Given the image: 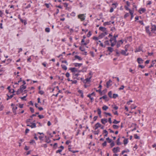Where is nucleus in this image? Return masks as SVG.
Returning a JSON list of instances; mask_svg holds the SVG:
<instances>
[{"instance_id": "obj_1", "label": "nucleus", "mask_w": 156, "mask_h": 156, "mask_svg": "<svg viewBox=\"0 0 156 156\" xmlns=\"http://www.w3.org/2000/svg\"><path fill=\"white\" fill-rule=\"evenodd\" d=\"M89 76L87 78H86L84 80H83V83H84V86L85 88H86L88 85H87L86 84L89 83L90 82V79L92 77L90 73L88 74Z\"/></svg>"}, {"instance_id": "obj_2", "label": "nucleus", "mask_w": 156, "mask_h": 156, "mask_svg": "<svg viewBox=\"0 0 156 156\" xmlns=\"http://www.w3.org/2000/svg\"><path fill=\"white\" fill-rule=\"evenodd\" d=\"M86 14H80L78 15V18L81 21H83L86 19Z\"/></svg>"}, {"instance_id": "obj_3", "label": "nucleus", "mask_w": 156, "mask_h": 156, "mask_svg": "<svg viewBox=\"0 0 156 156\" xmlns=\"http://www.w3.org/2000/svg\"><path fill=\"white\" fill-rule=\"evenodd\" d=\"M110 41L111 42V46L112 47L114 46L116 42V39L112 37L110 38Z\"/></svg>"}, {"instance_id": "obj_4", "label": "nucleus", "mask_w": 156, "mask_h": 156, "mask_svg": "<svg viewBox=\"0 0 156 156\" xmlns=\"http://www.w3.org/2000/svg\"><path fill=\"white\" fill-rule=\"evenodd\" d=\"M58 148V149L56 151V153L57 154L59 153L61 154V152L64 149V147L62 146H61L60 147H59Z\"/></svg>"}, {"instance_id": "obj_5", "label": "nucleus", "mask_w": 156, "mask_h": 156, "mask_svg": "<svg viewBox=\"0 0 156 156\" xmlns=\"http://www.w3.org/2000/svg\"><path fill=\"white\" fill-rule=\"evenodd\" d=\"M143 47L142 45H140L136 49L135 52H137L142 51Z\"/></svg>"}, {"instance_id": "obj_6", "label": "nucleus", "mask_w": 156, "mask_h": 156, "mask_svg": "<svg viewBox=\"0 0 156 156\" xmlns=\"http://www.w3.org/2000/svg\"><path fill=\"white\" fill-rule=\"evenodd\" d=\"M119 150L120 148L119 147H117L113 148L112 149V151L114 153H116L118 152H119Z\"/></svg>"}, {"instance_id": "obj_7", "label": "nucleus", "mask_w": 156, "mask_h": 156, "mask_svg": "<svg viewBox=\"0 0 156 156\" xmlns=\"http://www.w3.org/2000/svg\"><path fill=\"white\" fill-rule=\"evenodd\" d=\"M145 30L146 32L150 36L151 35V32L150 30L149 27L148 26H147L145 27Z\"/></svg>"}, {"instance_id": "obj_8", "label": "nucleus", "mask_w": 156, "mask_h": 156, "mask_svg": "<svg viewBox=\"0 0 156 156\" xmlns=\"http://www.w3.org/2000/svg\"><path fill=\"white\" fill-rule=\"evenodd\" d=\"M151 31L154 33L156 31V26L155 25H153L151 26Z\"/></svg>"}, {"instance_id": "obj_9", "label": "nucleus", "mask_w": 156, "mask_h": 156, "mask_svg": "<svg viewBox=\"0 0 156 156\" xmlns=\"http://www.w3.org/2000/svg\"><path fill=\"white\" fill-rule=\"evenodd\" d=\"M101 125L99 122L97 123L94 126V129L96 130L99 128L101 127Z\"/></svg>"}, {"instance_id": "obj_10", "label": "nucleus", "mask_w": 156, "mask_h": 156, "mask_svg": "<svg viewBox=\"0 0 156 156\" xmlns=\"http://www.w3.org/2000/svg\"><path fill=\"white\" fill-rule=\"evenodd\" d=\"M99 30L103 32H107V31L106 30V28L105 27H99Z\"/></svg>"}, {"instance_id": "obj_11", "label": "nucleus", "mask_w": 156, "mask_h": 156, "mask_svg": "<svg viewBox=\"0 0 156 156\" xmlns=\"http://www.w3.org/2000/svg\"><path fill=\"white\" fill-rule=\"evenodd\" d=\"M112 82V81L110 80H109L108 81H107L106 83V87L107 88H108L110 87L111 86L112 84L111 83Z\"/></svg>"}, {"instance_id": "obj_12", "label": "nucleus", "mask_w": 156, "mask_h": 156, "mask_svg": "<svg viewBox=\"0 0 156 156\" xmlns=\"http://www.w3.org/2000/svg\"><path fill=\"white\" fill-rule=\"evenodd\" d=\"M108 122V120L106 119H101V122L103 125L105 124Z\"/></svg>"}, {"instance_id": "obj_13", "label": "nucleus", "mask_w": 156, "mask_h": 156, "mask_svg": "<svg viewBox=\"0 0 156 156\" xmlns=\"http://www.w3.org/2000/svg\"><path fill=\"white\" fill-rule=\"evenodd\" d=\"M137 61L139 64H141L143 63V60L141 58H137Z\"/></svg>"}, {"instance_id": "obj_14", "label": "nucleus", "mask_w": 156, "mask_h": 156, "mask_svg": "<svg viewBox=\"0 0 156 156\" xmlns=\"http://www.w3.org/2000/svg\"><path fill=\"white\" fill-rule=\"evenodd\" d=\"M123 42L122 40H121L117 42V48H119V47L120 46V45L123 44Z\"/></svg>"}, {"instance_id": "obj_15", "label": "nucleus", "mask_w": 156, "mask_h": 156, "mask_svg": "<svg viewBox=\"0 0 156 156\" xmlns=\"http://www.w3.org/2000/svg\"><path fill=\"white\" fill-rule=\"evenodd\" d=\"M120 53L125 56H127L129 55V53L126 52L125 50H122L120 52Z\"/></svg>"}, {"instance_id": "obj_16", "label": "nucleus", "mask_w": 156, "mask_h": 156, "mask_svg": "<svg viewBox=\"0 0 156 156\" xmlns=\"http://www.w3.org/2000/svg\"><path fill=\"white\" fill-rule=\"evenodd\" d=\"M89 40H88L87 41H86V42H85V40L84 39H82L81 41V43H82L84 45H86L87 44H88L89 43Z\"/></svg>"}, {"instance_id": "obj_17", "label": "nucleus", "mask_w": 156, "mask_h": 156, "mask_svg": "<svg viewBox=\"0 0 156 156\" xmlns=\"http://www.w3.org/2000/svg\"><path fill=\"white\" fill-rule=\"evenodd\" d=\"M146 11V9L144 8H141L139 10V12L140 14H141L144 12Z\"/></svg>"}, {"instance_id": "obj_18", "label": "nucleus", "mask_w": 156, "mask_h": 156, "mask_svg": "<svg viewBox=\"0 0 156 156\" xmlns=\"http://www.w3.org/2000/svg\"><path fill=\"white\" fill-rule=\"evenodd\" d=\"M68 150L69 151H71L74 153L78 152V151H73V150H72V148L71 147L70 145L69 146H68Z\"/></svg>"}, {"instance_id": "obj_19", "label": "nucleus", "mask_w": 156, "mask_h": 156, "mask_svg": "<svg viewBox=\"0 0 156 156\" xmlns=\"http://www.w3.org/2000/svg\"><path fill=\"white\" fill-rule=\"evenodd\" d=\"M122 138H124V140H123V144L125 145H126L128 143V139L127 138H125V137L124 136H123Z\"/></svg>"}, {"instance_id": "obj_20", "label": "nucleus", "mask_w": 156, "mask_h": 156, "mask_svg": "<svg viewBox=\"0 0 156 156\" xmlns=\"http://www.w3.org/2000/svg\"><path fill=\"white\" fill-rule=\"evenodd\" d=\"M97 112L98 114V115L99 117L100 118L101 117V109L99 108H98L97 109Z\"/></svg>"}, {"instance_id": "obj_21", "label": "nucleus", "mask_w": 156, "mask_h": 156, "mask_svg": "<svg viewBox=\"0 0 156 156\" xmlns=\"http://www.w3.org/2000/svg\"><path fill=\"white\" fill-rule=\"evenodd\" d=\"M107 32H103V33H102L99 36V37H102L105 36L107 35Z\"/></svg>"}, {"instance_id": "obj_22", "label": "nucleus", "mask_w": 156, "mask_h": 156, "mask_svg": "<svg viewBox=\"0 0 156 156\" xmlns=\"http://www.w3.org/2000/svg\"><path fill=\"white\" fill-rule=\"evenodd\" d=\"M87 97L90 98L91 102L93 101H94V98L93 97H92V96L88 94L87 95Z\"/></svg>"}, {"instance_id": "obj_23", "label": "nucleus", "mask_w": 156, "mask_h": 156, "mask_svg": "<svg viewBox=\"0 0 156 156\" xmlns=\"http://www.w3.org/2000/svg\"><path fill=\"white\" fill-rule=\"evenodd\" d=\"M75 59H77L80 61L82 59V58L80 57L77 55L75 56Z\"/></svg>"}, {"instance_id": "obj_24", "label": "nucleus", "mask_w": 156, "mask_h": 156, "mask_svg": "<svg viewBox=\"0 0 156 156\" xmlns=\"http://www.w3.org/2000/svg\"><path fill=\"white\" fill-rule=\"evenodd\" d=\"M70 70L72 72H76L77 71V69L75 68H70Z\"/></svg>"}, {"instance_id": "obj_25", "label": "nucleus", "mask_w": 156, "mask_h": 156, "mask_svg": "<svg viewBox=\"0 0 156 156\" xmlns=\"http://www.w3.org/2000/svg\"><path fill=\"white\" fill-rule=\"evenodd\" d=\"M116 143L117 145H120L121 144V143L120 142V138H118L116 141Z\"/></svg>"}, {"instance_id": "obj_26", "label": "nucleus", "mask_w": 156, "mask_h": 156, "mask_svg": "<svg viewBox=\"0 0 156 156\" xmlns=\"http://www.w3.org/2000/svg\"><path fill=\"white\" fill-rule=\"evenodd\" d=\"M103 133L104 134V136L105 137H106L108 135V132L106 130H103Z\"/></svg>"}, {"instance_id": "obj_27", "label": "nucleus", "mask_w": 156, "mask_h": 156, "mask_svg": "<svg viewBox=\"0 0 156 156\" xmlns=\"http://www.w3.org/2000/svg\"><path fill=\"white\" fill-rule=\"evenodd\" d=\"M111 21H109V22H105L104 23L103 25L104 26H106V25H109L111 24Z\"/></svg>"}, {"instance_id": "obj_28", "label": "nucleus", "mask_w": 156, "mask_h": 156, "mask_svg": "<svg viewBox=\"0 0 156 156\" xmlns=\"http://www.w3.org/2000/svg\"><path fill=\"white\" fill-rule=\"evenodd\" d=\"M74 66L75 67H80L81 66L82 64V63H74Z\"/></svg>"}, {"instance_id": "obj_29", "label": "nucleus", "mask_w": 156, "mask_h": 156, "mask_svg": "<svg viewBox=\"0 0 156 156\" xmlns=\"http://www.w3.org/2000/svg\"><path fill=\"white\" fill-rule=\"evenodd\" d=\"M30 144H32L34 146H35L36 144V143L35 141L34 140H31L30 141Z\"/></svg>"}, {"instance_id": "obj_30", "label": "nucleus", "mask_w": 156, "mask_h": 156, "mask_svg": "<svg viewBox=\"0 0 156 156\" xmlns=\"http://www.w3.org/2000/svg\"><path fill=\"white\" fill-rule=\"evenodd\" d=\"M108 107L106 105H105L102 107V109L103 110L106 111L108 109Z\"/></svg>"}, {"instance_id": "obj_31", "label": "nucleus", "mask_w": 156, "mask_h": 156, "mask_svg": "<svg viewBox=\"0 0 156 156\" xmlns=\"http://www.w3.org/2000/svg\"><path fill=\"white\" fill-rule=\"evenodd\" d=\"M112 127L114 129H118L119 128V126L116 125H113Z\"/></svg>"}, {"instance_id": "obj_32", "label": "nucleus", "mask_w": 156, "mask_h": 156, "mask_svg": "<svg viewBox=\"0 0 156 156\" xmlns=\"http://www.w3.org/2000/svg\"><path fill=\"white\" fill-rule=\"evenodd\" d=\"M61 66L62 68L64 70H66L67 69V67L65 65H61Z\"/></svg>"}, {"instance_id": "obj_33", "label": "nucleus", "mask_w": 156, "mask_h": 156, "mask_svg": "<svg viewBox=\"0 0 156 156\" xmlns=\"http://www.w3.org/2000/svg\"><path fill=\"white\" fill-rule=\"evenodd\" d=\"M103 99H105L106 101H108L109 99H108L107 96L106 95H105L102 97Z\"/></svg>"}, {"instance_id": "obj_34", "label": "nucleus", "mask_w": 156, "mask_h": 156, "mask_svg": "<svg viewBox=\"0 0 156 156\" xmlns=\"http://www.w3.org/2000/svg\"><path fill=\"white\" fill-rule=\"evenodd\" d=\"M73 77H74V78L77 79V77H78V76L79 75V73H73Z\"/></svg>"}, {"instance_id": "obj_35", "label": "nucleus", "mask_w": 156, "mask_h": 156, "mask_svg": "<svg viewBox=\"0 0 156 156\" xmlns=\"http://www.w3.org/2000/svg\"><path fill=\"white\" fill-rule=\"evenodd\" d=\"M23 91L21 90L20 88L18 90L16 91V94H20V93L22 92Z\"/></svg>"}, {"instance_id": "obj_36", "label": "nucleus", "mask_w": 156, "mask_h": 156, "mask_svg": "<svg viewBox=\"0 0 156 156\" xmlns=\"http://www.w3.org/2000/svg\"><path fill=\"white\" fill-rule=\"evenodd\" d=\"M108 50L110 52H112L113 51V49L111 47H108Z\"/></svg>"}, {"instance_id": "obj_37", "label": "nucleus", "mask_w": 156, "mask_h": 156, "mask_svg": "<svg viewBox=\"0 0 156 156\" xmlns=\"http://www.w3.org/2000/svg\"><path fill=\"white\" fill-rule=\"evenodd\" d=\"M30 127L31 128H34L36 127V125L35 123H32L30 126Z\"/></svg>"}, {"instance_id": "obj_38", "label": "nucleus", "mask_w": 156, "mask_h": 156, "mask_svg": "<svg viewBox=\"0 0 156 156\" xmlns=\"http://www.w3.org/2000/svg\"><path fill=\"white\" fill-rule=\"evenodd\" d=\"M129 71L132 74H134L135 73V71L133 70L131 68L129 69Z\"/></svg>"}, {"instance_id": "obj_39", "label": "nucleus", "mask_w": 156, "mask_h": 156, "mask_svg": "<svg viewBox=\"0 0 156 156\" xmlns=\"http://www.w3.org/2000/svg\"><path fill=\"white\" fill-rule=\"evenodd\" d=\"M87 70V69L86 68H84L78 71L79 72H86Z\"/></svg>"}, {"instance_id": "obj_40", "label": "nucleus", "mask_w": 156, "mask_h": 156, "mask_svg": "<svg viewBox=\"0 0 156 156\" xmlns=\"http://www.w3.org/2000/svg\"><path fill=\"white\" fill-rule=\"evenodd\" d=\"M92 35V32L91 31H90L87 34V37H89Z\"/></svg>"}, {"instance_id": "obj_41", "label": "nucleus", "mask_w": 156, "mask_h": 156, "mask_svg": "<svg viewBox=\"0 0 156 156\" xmlns=\"http://www.w3.org/2000/svg\"><path fill=\"white\" fill-rule=\"evenodd\" d=\"M26 88V86L24 85H23L20 86V88L21 90L23 91V90L25 89Z\"/></svg>"}, {"instance_id": "obj_42", "label": "nucleus", "mask_w": 156, "mask_h": 156, "mask_svg": "<svg viewBox=\"0 0 156 156\" xmlns=\"http://www.w3.org/2000/svg\"><path fill=\"white\" fill-rule=\"evenodd\" d=\"M134 12V11H133L131 12H130L129 13L130 15H131V19H132L133 17V14Z\"/></svg>"}, {"instance_id": "obj_43", "label": "nucleus", "mask_w": 156, "mask_h": 156, "mask_svg": "<svg viewBox=\"0 0 156 156\" xmlns=\"http://www.w3.org/2000/svg\"><path fill=\"white\" fill-rule=\"evenodd\" d=\"M112 91H110L109 92H108V96H109V97L111 98H112Z\"/></svg>"}, {"instance_id": "obj_44", "label": "nucleus", "mask_w": 156, "mask_h": 156, "mask_svg": "<svg viewBox=\"0 0 156 156\" xmlns=\"http://www.w3.org/2000/svg\"><path fill=\"white\" fill-rule=\"evenodd\" d=\"M13 95L14 94H12L10 96H9L8 95H7L8 98L6 99L7 100H8L9 99L12 98L13 97Z\"/></svg>"}, {"instance_id": "obj_45", "label": "nucleus", "mask_w": 156, "mask_h": 156, "mask_svg": "<svg viewBox=\"0 0 156 156\" xmlns=\"http://www.w3.org/2000/svg\"><path fill=\"white\" fill-rule=\"evenodd\" d=\"M120 121H118L116 119H114V121L113 122V123L114 124H117L119 123L120 122Z\"/></svg>"}, {"instance_id": "obj_46", "label": "nucleus", "mask_w": 156, "mask_h": 156, "mask_svg": "<svg viewBox=\"0 0 156 156\" xmlns=\"http://www.w3.org/2000/svg\"><path fill=\"white\" fill-rule=\"evenodd\" d=\"M104 114L106 115H108L112 117V115L110 113L108 112H105L104 113Z\"/></svg>"}, {"instance_id": "obj_47", "label": "nucleus", "mask_w": 156, "mask_h": 156, "mask_svg": "<svg viewBox=\"0 0 156 156\" xmlns=\"http://www.w3.org/2000/svg\"><path fill=\"white\" fill-rule=\"evenodd\" d=\"M125 9L126 10L129 11V13L130 12H132V11H133V10H132L130 9L128 7H126L125 8Z\"/></svg>"}, {"instance_id": "obj_48", "label": "nucleus", "mask_w": 156, "mask_h": 156, "mask_svg": "<svg viewBox=\"0 0 156 156\" xmlns=\"http://www.w3.org/2000/svg\"><path fill=\"white\" fill-rule=\"evenodd\" d=\"M112 107L115 110H117L118 109V106H116V105H112Z\"/></svg>"}, {"instance_id": "obj_49", "label": "nucleus", "mask_w": 156, "mask_h": 156, "mask_svg": "<svg viewBox=\"0 0 156 156\" xmlns=\"http://www.w3.org/2000/svg\"><path fill=\"white\" fill-rule=\"evenodd\" d=\"M118 97V95L117 94H113L112 96V98H116Z\"/></svg>"}, {"instance_id": "obj_50", "label": "nucleus", "mask_w": 156, "mask_h": 156, "mask_svg": "<svg viewBox=\"0 0 156 156\" xmlns=\"http://www.w3.org/2000/svg\"><path fill=\"white\" fill-rule=\"evenodd\" d=\"M106 140L109 143H110L112 141V140L110 139L109 137L107 138Z\"/></svg>"}, {"instance_id": "obj_51", "label": "nucleus", "mask_w": 156, "mask_h": 156, "mask_svg": "<svg viewBox=\"0 0 156 156\" xmlns=\"http://www.w3.org/2000/svg\"><path fill=\"white\" fill-rule=\"evenodd\" d=\"M129 16V14L128 13H126L124 16V18H126L127 17Z\"/></svg>"}, {"instance_id": "obj_52", "label": "nucleus", "mask_w": 156, "mask_h": 156, "mask_svg": "<svg viewBox=\"0 0 156 156\" xmlns=\"http://www.w3.org/2000/svg\"><path fill=\"white\" fill-rule=\"evenodd\" d=\"M134 138L136 139H139L140 137L139 136H138V135L136 134H135L134 135Z\"/></svg>"}, {"instance_id": "obj_53", "label": "nucleus", "mask_w": 156, "mask_h": 156, "mask_svg": "<svg viewBox=\"0 0 156 156\" xmlns=\"http://www.w3.org/2000/svg\"><path fill=\"white\" fill-rule=\"evenodd\" d=\"M112 112H113V113H114V114L115 115H118V112L117 111H114V110H112Z\"/></svg>"}, {"instance_id": "obj_54", "label": "nucleus", "mask_w": 156, "mask_h": 156, "mask_svg": "<svg viewBox=\"0 0 156 156\" xmlns=\"http://www.w3.org/2000/svg\"><path fill=\"white\" fill-rule=\"evenodd\" d=\"M45 31L47 32H49L50 31V29L48 27H47L45 29Z\"/></svg>"}, {"instance_id": "obj_55", "label": "nucleus", "mask_w": 156, "mask_h": 156, "mask_svg": "<svg viewBox=\"0 0 156 156\" xmlns=\"http://www.w3.org/2000/svg\"><path fill=\"white\" fill-rule=\"evenodd\" d=\"M110 147H112L115 145V143L113 141L111 142V143H110Z\"/></svg>"}, {"instance_id": "obj_56", "label": "nucleus", "mask_w": 156, "mask_h": 156, "mask_svg": "<svg viewBox=\"0 0 156 156\" xmlns=\"http://www.w3.org/2000/svg\"><path fill=\"white\" fill-rule=\"evenodd\" d=\"M102 146H103V147H105L107 145V142L106 141H105L102 144Z\"/></svg>"}, {"instance_id": "obj_57", "label": "nucleus", "mask_w": 156, "mask_h": 156, "mask_svg": "<svg viewBox=\"0 0 156 156\" xmlns=\"http://www.w3.org/2000/svg\"><path fill=\"white\" fill-rule=\"evenodd\" d=\"M71 82H72V84H76L77 83V81L76 80H71Z\"/></svg>"}, {"instance_id": "obj_58", "label": "nucleus", "mask_w": 156, "mask_h": 156, "mask_svg": "<svg viewBox=\"0 0 156 156\" xmlns=\"http://www.w3.org/2000/svg\"><path fill=\"white\" fill-rule=\"evenodd\" d=\"M93 39L95 41H97L98 40L99 38L98 37L94 36L93 37Z\"/></svg>"}, {"instance_id": "obj_59", "label": "nucleus", "mask_w": 156, "mask_h": 156, "mask_svg": "<svg viewBox=\"0 0 156 156\" xmlns=\"http://www.w3.org/2000/svg\"><path fill=\"white\" fill-rule=\"evenodd\" d=\"M108 122L110 124H111L112 123V121L111 120V118L110 117L108 118Z\"/></svg>"}, {"instance_id": "obj_60", "label": "nucleus", "mask_w": 156, "mask_h": 156, "mask_svg": "<svg viewBox=\"0 0 156 156\" xmlns=\"http://www.w3.org/2000/svg\"><path fill=\"white\" fill-rule=\"evenodd\" d=\"M17 109V107H13L12 108V109L13 110V112L15 113V114H16V113L15 112V110Z\"/></svg>"}, {"instance_id": "obj_61", "label": "nucleus", "mask_w": 156, "mask_h": 156, "mask_svg": "<svg viewBox=\"0 0 156 156\" xmlns=\"http://www.w3.org/2000/svg\"><path fill=\"white\" fill-rule=\"evenodd\" d=\"M151 3H152L151 1H147V5H151Z\"/></svg>"}, {"instance_id": "obj_62", "label": "nucleus", "mask_w": 156, "mask_h": 156, "mask_svg": "<svg viewBox=\"0 0 156 156\" xmlns=\"http://www.w3.org/2000/svg\"><path fill=\"white\" fill-rule=\"evenodd\" d=\"M71 16H76V13L75 12H73L71 13Z\"/></svg>"}, {"instance_id": "obj_63", "label": "nucleus", "mask_w": 156, "mask_h": 156, "mask_svg": "<svg viewBox=\"0 0 156 156\" xmlns=\"http://www.w3.org/2000/svg\"><path fill=\"white\" fill-rule=\"evenodd\" d=\"M124 88V86L123 85H122L121 87L119 88V90H121L123 89Z\"/></svg>"}, {"instance_id": "obj_64", "label": "nucleus", "mask_w": 156, "mask_h": 156, "mask_svg": "<svg viewBox=\"0 0 156 156\" xmlns=\"http://www.w3.org/2000/svg\"><path fill=\"white\" fill-rule=\"evenodd\" d=\"M71 141L69 140H67L66 142V145H68L69 143H71Z\"/></svg>"}]
</instances>
